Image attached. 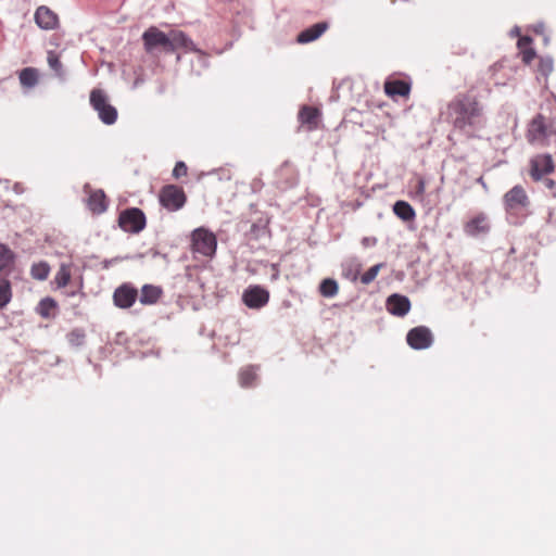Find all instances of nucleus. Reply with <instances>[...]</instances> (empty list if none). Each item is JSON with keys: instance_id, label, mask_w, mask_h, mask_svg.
I'll return each mask as SVG.
<instances>
[{"instance_id": "nucleus-1", "label": "nucleus", "mask_w": 556, "mask_h": 556, "mask_svg": "<svg viewBox=\"0 0 556 556\" xmlns=\"http://www.w3.org/2000/svg\"><path fill=\"white\" fill-rule=\"evenodd\" d=\"M447 117L454 129L467 138L477 137L486 124L483 105L467 93H458L448 102Z\"/></svg>"}, {"instance_id": "nucleus-2", "label": "nucleus", "mask_w": 556, "mask_h": 556, "mask_svg": "<svg viewBox=\"0 0 556 556\" xmlns=\"http://www.w3.org/2000/svg\"><path fill=\"white\" fill-rule=\"evenodd\" d=\"M503 204L508 220L515 225L521 224L530 213V199L520 185L514 186L504 194Z\"/></svg>"}, {"instance_id": "nucleus-3", "label": "nucleus", "mask_w": 556, "mask_h": 556, "mask_svg": "<svg viewBox=\"0 0 556 556\" xmlns=\"http://www.w3.org/2000/svg\"><path fill=\"white\" fill-rule=\"evenodd\" d=\"M217 239L214 232L200 227L191 233V250L193 253L201 254L206 257H213L216 253Z\"/></svg>"}, {"instance_id": "nucleus-4", "label": "nucleus", "mask_w": 556, "mask_h": 556, "mask_svg": "<svg viewBox=\"0 0 556 556\" xmlns=\"http://www.w3.org/2000/svg\"><path fill=\"white\" fill-rule=\"evenodd\" d=\"M90 104L103 124L112 125L116 122L117 110L109 103L108 96L103 90L93 89L90 92Z\"/></svg>"}, {"instance_id": "nucleus-5", "label": "nucleus", "mask_w": 556, "mask_h": 556, "mask_svg": "<svg viewBox=\"0 0 556 556\" xmlns=\"http://www.w3.org/2000/svg\"><path fill=\"white\" fill-rule=\"evenodd\" d=\"M159 201L166 211L177 212L185 206L187 195L181 187L166 185L160 190Z\"/></svg>"}, {"instance_id": "nucleus-6", "label": "nucleus", "mask_w": 556, "mask_h": 556, "mask_svg": "<svg viewBox=\"0 0 556 556\" xmlns=\"http://www.w3.org/2000/svg\"><path fill=\"white\" fill-rule=\"evenodd\" d=\"M142 41L148 53H152L157 48H162L166 53H173L172 31L165 34L152 26L142 34Z\"/></svg>"}, {"instance_id": "nucleus-7", "label": "nucleus", "mask_w": 556, "mask_h": 556, "mask_svg": "<svg viewBox=\"0 0 556 556\" xmlns=\"http://www.w3.org/2000/svg\"><path fill=\"white\" fill-rule=\"evenodd\" d=\"M554 134L551 125L546 123L543 115H536L530 123L527 130V140L531 144L546 146L549 141L551 136Z\"/></svg>"}, {"instance_id": "nucleus-8", "label": "nucleus", "mask_w": 556, "mask_h": 556, "mask_svg": "<svg viewBox=\"0 0 556 556\" xmlns=\"http://www.w3.org/2000/svg\"><path fill=\"white\" fill-rule=\"evenodd\" d=\"M146 224V215L140 208L130 207L119 213L118 225L126 232L139 233L144 229Z\"/></svg>"}, {"instance_id": "nucleus-9", "label": "nucleus", "mask_w": 556, "mask_h": 556, "mask_svg": "<svg viewBox=\"0 0 556 556\" xmlns=\"http://www.w3.org/2000/svg\"><path fill=\"white\" fill-rule=\"evenodd\" d=\"M407 344L414 350H426L433 343V334L426 326L410 329L406 336Z\"/></svg>"}, {"instance_id": "nucleus-10", "label": "nucleus", "mask_w": 556, "mask_h": 556, "mask_svg": "<svg viewBox=\"0 0 556 556\" xmlns=\"http://www.w3.org/2000/svg\"><path fill=\"white\" fill-rule=\"evenodd\" d=\"M242 301L253 309L264 307L269 301V292L261 286H250L242 293Z\"/></svg>"}, {"instance_id": "nucleus-11", "label": "nucleus", "mask_w": 556, "mask_h": 556, "mask_svg": "<svg viewBox=\"0 0 556 556\" xmlns=\"http://www.w3.org/2000/svg\"><path fill=\"white\" fill-rule=\"evenodd\" d=\"M138 298L137 289L130 283H123L113 293L114 304L119 308H129Z\"/></svg>"}, {"instance_id": "nucleus-12", "label": "nucleus", "mask_w": 556, "mask_h": 556, "mask_svg": "<svg viewBox=\"0 0 556 556\" xmlns=\"http://www.w3.org/2000/svg\"><path fill=\"white\" fill-rule=\"evenodd\" d=\"M530 165V175L535 181L542 179L543 176L554 170V162L549 154H540L534 156L531 159Z\"/></svg>"}, {"instance_id": "nucleus-13", "label": "nucleus", "mask_w": 556, "mask_h": 556, "mask_svg": "<svg viewBox=\"0 0 556 556\" xmlns=\"http://www.w3.org/2000/svg\"><path fill=\"white\" fill-rule=\"evenodd\" d=\"M464 231L470 237L488 233L490 231L488 216L484 213L478 214L465 224Z\"/></svg>"}, {"instance_id": "nucleus-14", "label": "nucleus", "mask_w": 556, "mask_h": 556, "mask_svg": "<svg viewBox=\"0 0 556 556\" xmlns=\"http://www.w3.org/2000/svg\"><path fill=\"white\" fill-rule=\"evenodd\" d=\"M387 309L390 314L399 317L405 316L410 309V301L407 296L397 293L387 299Z\"/></svg>"}, {"instance_id": "nucleus-15", "label": "nucleus", "mask_w": 556, "mask_h": 556, "mask_svg": "<svg viewBox=\"0 0 556 556\" xmlns=\"http://www.w3.org/2000/svg\"><path fill=\"white\" fill-rule=\"evenodd\" d=\"M172 46L173 52L178 49H182L184 52L203 53L192 39L181 30H172Z\"/></svg>"}, {"instance_id": "nucleus-16", "label": "nucleus", "mask_w": 556, "mask_h": 556, "mask_svg": "<svg viewBox=\"0 0 556 556\" xmlns=\"http://www.w3.org/2000/svg\"><path fill=\"white\" fill-rule=\"evenodd\" d=\"M86 204L93 214L104 213L108 208V200L104 191L101 189L90 191Z\"/></svg>"}, {"instance_id": "nucleus-17", "label": "nucleus", "mask_w": 556, "mask_h": 556, "mask_svg": "<svg viewBox=\"0 0 556 556\" xmlns=\"http://www.w3.org/2000/svg\"><path fill=\"white\" fill-rule=\"evenodd\" d=\"M35 21L42 29H53L58 24V16L47 7H39L35 13Z\"/></svg>"}, {"instance_id": "nucleus-18", "label": "nucleus", "mask_w": 556, "mask_h": 556, "mask_svg": "<svg viewBox=\"0 0 556 556\" xmlns=\"http://www.w3.org/2000/svg\"><path fill=\"white\" fill-rule=\"evenodd\" d=\"M384 92L391 98L396 96L407 97L410 92V84L402 79L387 80L384 83Z\"/></svg>"}, {"instance_id": "nucleus-19", "label": "nucleus", "mask_w": 556, "mask_h": 556, "mask_svg": "<svg viewBox=\"0 0 556 556\" xmlns=\"http://www.w3.org/2000/svg\"><path fill=\"white\" fill-rule=\"evenodd\" d=\"M328 28V24L326 22L316 23L311 27L301 31L298 36V42L300 43H308L316 39H318Z\"/></svg>"}, {"instance_id": "nucleus-20", "label": "nucleus", "mask_w": 556, "mask_h": 556, "mask_svg": "<svg viewBox=\"0 0 556 556\" xmlns=\"http://www.w3.org/2000/svg\"><path fill=\"white\" fill-rule=\"evenodd\" d=\"M163 295V289L160 286L155 285H144L141 288V292L139 295V301L143 305H153L157 303V301Z\"/></svg>"}, {"instance_id": "nucleus-21", "label": "nucleus", "mask_w": 556, "mask_h": 556, "mask_svg": "<svg viewBox=\"0 0 556 556\" xmlns=\"http://www.w3.org/2000/svg\"><path fill=\"white\" fill-rule=\"evenodd\" d=\"M531 43L532 39L529 36L520 37L517 42L521 59L525 64H530L536 56V52L533 48H531Z\"/></svg>"}, {"instance_id": "nucleus-22", "label": "nucleus", "mask_w": 556, "mask_h": 556, "mask_svg": "<svg viewBox=\"0 0 556 556\" xmlns=\"http://www.w3.org/2000/svg\"><path fill=\"white\" fill-rule=\"evenodd\" d=\"M319 111L313 106H303L299 113V119L303 125H307L308 129L317 128Z\"/></svg>"}, {"instance_id": "nucleus-23", "label": "nucleus", "mask_w": 556, "mask_h": 556, "mask_svg": "<svg viewBox=\"0 0 556 556\" xmlns=\"http://www.w3.org/2000/svg\"><path fill=\"white\" fill-rule=\"evenodd\" d=\"M394 214L404 222H409L415 218V211L410 204L405 201H397L393 205Z\"/></svg>"}, {"instance_id": "nucleus-24", "label": "nucleus", "mask_w": 556, "mask_h": 556, "mask_svg": "<svg viewBox=\"0 0 556 556\" xmlns=\"http://www.w3.org/2000/svg\"><path fill=\"white\" fill-rule=\"evenodd\" d=\"M18 78L22 86L33 88L38 83V72L34 67H25L20 72Z\"/></svg>"}, {"instance_id": "nucleus-25", "label": "nucleus", "mask_w": 556, "mask_h": 556, "mask_svg": "<svg viewBox=\"0 0 556 556\" xmlns=\"http://www.w3.org/2000/svg\"><path fill=\"white\" fill-rule=\"evenodd\" d=\"M15 255L5 244L0 243V271H5L14 263Z\"/></svg>"}, {"instance_id": "nucleus-26", "label": "nucleus", "mask_w": 556, "mask_h": 556, "mask_svg": "<svg viewBox=\"0 0 556 556\" xmlns=\"http://www.w3.org/2000/svg\"><path fill=\"white\" fill-rule=\"evenodd\" d=\"M71 280V267L67 264H61L59 270L54 276V282L58 288H64Z\"/></svg>"}, {"instance_id": "nucleus-27", "label": "nucleus", "mask_w": 556, "mask_h": 556, "mask_svg": "<svg viewBox=\"0 0 556 556\" xmlns=\"http://www.w3.org/2000/svg\"><path fill=\"white\" fill-rule=\"evenodd\" d=\"M339 287L334 279L326 278L319 285V292L325 298H333L338 293Z\"/></svg>"}, {"instance_id": "nucleus-28", "label": "nucleus", "mask_w": 556, "mask_h": 556, "mask_svg": "<svg viewBox=\"0 0 556 556\" xmlns=\"http://www.w3.org/2000/svg\"><path fill=\"white\" fill-rule=\"evenodd\" d=\"M12 299L11 283L8 279H0V309L4 308Z\"/></svg>"}, {"instance_id": "nucleus-29", "label": "nucleus", "mask_w": 556, "mask_h": 556, "mask_svg": "<svg viewBox=\"0 0 556 556\" xmlns=\"http://www.w3.org/2000/svg\"><path fill=\"white\" fill-rule=\"evenodd\" d=\"M256 369L255 366H247L240 370L239 381L242 387H250L252 384L256 379Z\"/></svg>"}, {"instance_id": "nucleus-30", "label": "nucleus", "mask_w": 556, "mask_h": 556, "mask_svg": "<svg viewBox=\"0 0 556 556\" xmlns=\"http://www.w3.org/2000/svg\"><path fill=\"white\" fill-rule=\"evenodd\" d=\"M56 308V302L52 298H45L42 299L38 306H37V313L43 317L48 318L51 316L52 311Z\"/></svg>"}, {"instance_id": "nucleus-31", "label": "nucleus", "mask_w": 556, "mask_h": 556, "mask_svg": "<svg viewBox=\"0 0 556 556\" xmlns=\"http://www.w3.org/2000/svg\"><path fill=\"white\" fill-rule=\"evenodd\" d=\"M50 267L46 262H39L31 266L30 274L34 279L46 280L49 276Z\"/></svg>"}, {"instance_id": "nucleus-32", "label": "nucleus", "mask_w": 556, "mask_h": 556, "mask_svg": "<svg viewBox=\"0 0 556 556\" xmlns=\"http://www.w3.org/2000/svg\"><path fill=\"white\" fill-rule=\"evenodd\" d=\"M48 64L50 68L60 77L63 76V66L60 61L59 54L54 51H48L47 56Z\"/></svg>"}, {"instance_id": "nucleus-33", "label": "nucleus", "mask_w": 556, "mask_h": 556, "mask_svg": "<svg viewBox=\"0 0 556 556\" xmlns=\"http://www.w3.org/2000/svg\"><path fill=\"white\" fill-rule=\"evenodd\" d=\"M554 68V62L551 56H544L540 59L538 70L543 76H548Z\"/></svg>"}, {"instance_id": "nucleus-34", "label": "nucleus", "mask_w": 556, "mask_h": 556, "mask_svg": "<svg viewBox=\"0 0 556 556\" xmlns=\"http://www.w3.org/2000/svg\"><path fill=\"white\" fill-rule=\"evenodd\" d=\"M381 267H382V264H377V265L371 266L367 271H365L362 275L361 281L364 285H369L370 282H372L376 279Z\"/></svg>"}, {"instance_id": "nucleus-35", "label": "nucleus", "mask_w": 556, "mask_h": 556, "mask_svg": "<svg viewBox=\"0 0 556 556\" xmlns=\"http://www.w3.org/2000/svg\"><path fill=\"white\" fill-rule=\"evenodd\" d=\"M426 192V181L422 177H418L416 180L413 197L418 200H422Z\"/></svg>"}, {"instance_id": "nucleus-36", "label": "nucleus", "mask_w": 556, "mask_h": 556, "mask_svg": "<svg viewBox=\"0 0 556 556\" xmlns=\"http://www.w3.org/2000/svg\"><path fill=\"white\" fill-rule=\"evenodd\" d=\"M187 172H188L187 165L184 162L179 161L176 163V165L173 169V176H174V178L178 179L180 177L186 176Z\"/></svg>"}, {"instance_id": "nucleus-37", "label": "nucleus", "mask_w": 556, "mask_h": 556, "mask_svg": "<svg viewBox=\"0 0 556 556\" xmlns=\"http://www.w3.org/2000/svg\"><path fill=\"white\" fill-rule=\"evenodd\" d=\"M85 334L81 330L75 329L68 334V340L72 344L79 345L83 343Z\"/></svg>"}, {"instance_id": "nucleus-38", "label": "nucleus", "mask_w": 556, "mask_h": 556, "mask_svg": "<svg viewBox=\"0 0 556 556\" xmlns=\"http://www.w3.org/2000/svg\"><path fill=\"white\" fill-rule=\"evenodd\" d=\"M271 275L270 279L271 281H276L279 279L280 270L277 264H270Z\"/></svg>"}, {"instance_id": "nucleus-39", "label": "nucleus", "mask_w": 556, "mask_h": 556, "mask_svg": "<svg viewBox=\"0 0 556 556\" xmlns=\"http://www.w3.org/2000/svg\"><path fill=\"white\" fill-rule=\"evenodd\" d=\"M376 242H377V239L374 237H365L362 240V243L364 247H372L376 244Z\"/></svg>"}, {"instance_id": "nucleus-40", "label": "nucleus", "mask_w": 556, "mask_h": 556, "mask_svg": "<svg viewBox=\"0 0 556 556\" xmlns=\"http://www.w3.org/2000/svg\"><path fill=\"white\" fill-rule=\"evenodd\" d=\"M554 185H555V182H554L553 180H547V181H546V186H547L548 188H553V187H554Z\"/></svg>"}, {"instance_id": "nucleus-41", "label": "nucleus", "mask_w": 556, "mask_h": 556, "mask_svg": "<svg viewBox=\"0 0 556 556\" xmlns=\"http://www.w3.org/2000/svg\"><path fill=\"white\" fill-rule=\"evenodd\" d=\"M543 28H544V26H543V25H539V26L535 28V31H538V33H542V31H543Z\"/></svg>"}, {"instance_id": "nucleus-42", "label": "nucleus", "mask_w": 556, "mask_h": 556, "mask_svg": "<svg viewBox=\"0 0 556 556\" xmlns=\"http://www.w3.org/2000/svg\"><path fill=\"white\" fill-rule=\"evenodd\" d=\"M548 41H549V38L548 37H544V43L548 45Z\"/></svg>"}]
</instances>
